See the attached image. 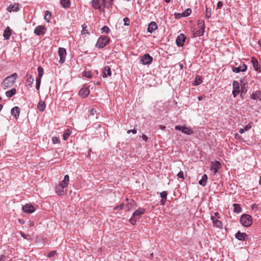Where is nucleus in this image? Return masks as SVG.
<instances>
[{"instance_id":"obj_1","label":"nucleus","mask_w":261,"mask_h":261,"mask_svg":"<svg viewBox=\"0 0 261 261\" xmlns=\"http://www.w3.org/2000/svg\"><path fill=\"white\" fill-rule=\"evenodd\" d=\"M17 77V74L14 73L6 77L2 84V86L4 89H6L12 87L15 83V81Z\"/></svg>"},{"instance_id":"obj_2","label":"nucleus","mask_w":261,"mask_h":261,"mask_svg":"<svg viewBox=\"0 0 261 261\" xmlns=\"http://www.w3.org/2000/svg\"><path fill=\"white\" fill-rule=\"evenodd\" d=\"M110 39L107 36H100L97 41L95 46L99 49L105 47L110 42Z\"/></svg>"},{"instance_id":"obj_3","label":"nucleus","mask_w":261,"mask_h":261,"mask_svg":"<svg viewBox=\"0 0 261 261\" xmlns=\"http://www.w3.org/2000/svg\"><path fill=\"white\" fill-rule=\"evenodd\" d=\"M241 224L245 227L250 226L252 223V217L248 214H243L240 219Z\"/></svg>"},{"instance_id":"obj_4","label":"nucleus","mask_w":261,"mask_h":261,"mask_svg":"<svg viewBox=\"0 0 261 261\" xmlns=\"http://www.w3.org/2000/svg\"><path fill=\"white\" fill-rule=\"evenodd\" d=\"M197 27L198 30H196L194 33L197 37L202 36L205 30V22L203 20H199L197 22Z\"/></svg>"},{"instance_id":"obj_5","label":"nucleus","mask_w":261,"mask_h":261,"mask_svg":"<svg viewBox=\"0 0 261 261\" xmlns=\"http://www.w3.org/2000/svg\"><path fill=\"white\" fill-rule=\"evenodd\" d=\"M105 4V0H93L92 2V7L100 11H104Z\"/></svg>"},{"instance_id":"obj_6","label":"nucleus","mask_w":261,"mask_h":261,"mask_svg":"<svg viewBox=\"0 0 261 261\" xmlns=\"http://www.w3.org/2000/svg\"><path fill=\"white\" fill-rule=\"evenodd\" d=\"M175 129L177 130L181 131L183 134L187 135H191L193 134L194 132L191 127L186 126L185 125H176Z\"/></svg>"},{"instance_id":"obj_7","label":"nucleus","mask_w":261,"mask_h":261,"mask_svg":"<svg viewBox=\"0 0 261 261\" xmlns=\"http://www.w3.org/2000/svg\"><path fill=\"white\" fill-rule=\"evenodd\" d=\"M153 60V58L148 54L144 55L140 60V63L143 65H149L151 63Z\"/></svg>"},{"instance_id":"obj_8","label":"nucleus","mask_w":261,"mask_h":261,"mask_svg":"<svg viewBox=\"0 0 261 261\" xmlns=\"http://www.w3.org/2000/svg\"><path fill=\"white\" fill-rule=\"evenodd\" d=\"M187 39L186 36L182 33L180 34L176 39V44L178 47H182Z\"/></svg>"},{"instance_id":"obj_9","label":"nucleus","mask_w":261,"mask_h":261,"mask_svg":"<svg viewBox=\"0 0 261 261\" xmlns=\"http://www.w3.org/2000/svg\"><path fill=\"white\" fill-rule=\"evenodd\" d=\"M221 167V164L220 162L218 161H215L211 162L210 170L213 171L214 173L216 174Z\"/></svg>"},{"instance_id":"obj_10","label":"nucleus","mask_w":261,"mask_h":261,"mask_svg":"<svg viewBox=\"0 0 261 261\" xmlns=\"http://www.w3.org/2000/svg\"><path fill=\"white\" fill-rule=\"evenodd\" d=\"M58 54L60 56L59 63L63 64L65 60L66 56V50L64 48L59 47L58 49Z\"/></svg>"},{"instance_id":"obj_11","label":"nucleus","mask_w":261,"mask_h":261,"mask_svg":"<svg viewBox=\"0 0 261 261\" xmlns=\"http://www.w3.org/2000/svg\"><path fill=\"white\" fill-rule=\"evenodd\" d=\"M233 90L232 92L233 97H236L240 93V84L237 81L232 83Z\"/></svg>"},{"instance_id":"obj_12","label":"nucleus","mask_w":261,"mask_h":261,"mask_svg":"<svg viewBox=\"0 0 261 261\" xmlns=\"http://www.w3.org/2000/svg\"><path fill=\"white\" fill-rule=\"evenodd\" d=\"M46 28L43 25H38L34 30V33L37 35H43L45 34Z\"/></svg>"},{"instance_id":"obj_13","label":"nucleus","mask_w":261,"mask_h":261,"mask_svg":"<svg viewBox=\"0 0 261 261\" xmlns=\"http://www.w3.org/2000/svg\"><path fill=\"white\" fill-rule=\"evenodd\" d=\"M22 210L24 212L27 214H31L35 211V208L32 204L27 203L22 206Z\"/></svg>"},{"instance_id":"obj_14","label":"nucleus","mask_w":261,"mask_h":261,"mask_svg":"<svg viewBox=\"0 0 261 261\" xmlns=\"http://www.w3.org/2000/svg\"><path fill=\"white\" fill-rule=\"evenodd\" d=\"M247 69V65L243 63L240 65L238 67H233L232 70L233 72L239 73L240 72H245Z\"/></svg>"},{"instance_id":"obj_15","label":"nucleus","mask_w":261,"mask_h":261,"mask_svg":"<svg viewBox=\"0 0 261 261\" xmlns=\"http://www.w3.org/2000/svg\"><path fill=\"white\" fill-rule=\"evenodd\" d=\"M234 236L237 239L241 241H245L248 239V235L246 233L241 232L240 231H238Z\"/></svg>"},{"instance_id":"obj_16","label":"nucleus","mask_w":261,"mask_h":261,"mask_svg":"<svg viewBox=\"0 0 261 261\" xmlns=\"http://www.w3.org/2000/svg\"><path fill=\"white\" fill-rule=\"evenodd\" d=\"M90 93V91L87 87L84 86L80 90L79 94L83 98L87 97Z\"/></svg>"},{"instance_id":"obj_17","label":"nucleus","mask_w":261,"mask_h":261,"mask_svg":"<svg viewBox=\"0 0 261 261\" xmlns=\"http://www.w3.org/2000/svg\"><path fill=\"white\" fill-rule=\"evenodd\" d=\"M20 110L18 107H14L11 110V114L12 116H13L16 119L19 118L20 114Z\"/></svg>"},{"instance_id":"obj_18","label":"nucleus","mask_w":261,"mask_h":261,"mask_svg":"<svg viewBox=\"0 0 261 261\" xmlns=\"http://www.w3.org/2000/svg\"><path fill=\"white\" fill-rule=\"evenodd\" d=\"M158 29V25L155 21L150 22L147 28V32L150 33H152Z\"/></svg>"},{"instance_id":"obj_19","label":"nucleus","mask_w":261,"mask_h":261,"mask_svg":"<svg viewBox=\"0 0 261 261\" xmlns=\"http://www.w3.org/2000/svg\"><path fill=\"white\" fill-rule=\"evenodd\" d=\"M250 98L253 100H261V91L260 90L253 91L250 95Z\"/></svg>"},{"instance_id":"obj_20","label":"nucleus","mask_w":261,"mask_h":261,"mask_svg":"<svg viewBox=\"0 0 261 261\" xmlns=\"http://www.w3.org/2000/svg\"><path fill=\"white\" fill-rule=\"evenodd\" d=\"M112 74L111 68L109 66H105L102 70V76L103 78L111 76Z\"/></svg>"},{"instance_id":"obj_21","label":"nucleus","mask_w":261,"mask_h":261,"mask_svg":"<svg viewBox=\"0 0 261 261\" xmlns=\"http://www.w3.org/2000/svg\"><path fill=\"white\" fill-rule=\"evenodd\" d=\"M26 80L25 84L27 85H29L30 87H32V84L34 83V79L32 75H31L29 72H27L26 74Z\"/></svg>"},{"instance_id":"obj_22","label":"nucleus","mask_w":261,"mask_h":261,"mask_svg":"<svg viewBox=\"0 0 261 261\" xmlns=\"http://www.w3.org/2000/svg\"><path fill=\"white\" fill-rule=\"evenodd\" d=\"M145 212V210L144 208H139L138 210H136L133 214V217L136 218H140V217L144 214Z\"/></svg>"},{"instance_id":"obj_23","label":"nucleus","mask_w":261,"mask_h":261,"mask_svg":"<svg viewBox=\"0 0 261 261\" xmlns=\"http://www.w3.org/2000/svg\"><path fill=\"white\" fill-rule=\"evenodd\" d=\"M8 11L9 12H17L19 10V6L18 4H14V5H10L7 8Z\"/></svg>"},{"instance_id":"obj_24","label":"nucleus","mask_w":261,"mask_h":261,"mask_svg":"<svg viewBox=\"0 0 261 261\" xmlns=\"http://www.w3.org/2000/svg\"><path fill=\"white\" fill-rule=\"evenodd\" d=\"M69 182V177L68 175H66L63 180L60 182V185L62 186L64 188H66Z\"/></svg>"},{"instance_id":"obj_25","label":"nucleus","mask_w":261,"mask_h":261,"mask_svg":"<svg viewBox=\"0 0 261 261\" xmlns=\"http://www.w3.org/2000/svg\"><path fill=\"white\" fill-rule=\"evenodd\" d=\"M64 188L62 186L59 185L55 188L56 192L58 195H63L64 194Z\"/></svg>"},{"instance_id":"obj_26","label":"nucleus","mask_w":261,"mask_h":261,"mask_svg":"<svg viewBox=\"0 0 261 261\" xmlns=\"http://www.w3.org/2000/svg\"><path fill=\"white\" fill-rule=\"evenodd\" d=\"M11 35V30L10 27H7L4 31L3 36L6 39H9Z\"/></svg>"},{"instance_id":"obj_27","label":"nucleus","mask_w":261,"mask_h":261,"mask_svg":"<svg viewBox=\"0 0 261 261\" xmlns=\"http://www.w3.org/2000/svg\"><path fill=\"white\" fill-rule=\"evenodd\" d=\"M202 82V79L201 76L197 75L195 77V80L192 83L193 86H198L201 84Z\"/></svg>"},{"instance_id":"obj_28","label":"nucleus","mask_w":261,"mask_h":261,"mask_svg":"<svg viewBox=\"0 0 261 261\" xmlns=\"http://www.w3.org/2000/svg\"><path fill=\"white\" fill-rule=\"evenodd\" d=\"M46 108V103L44 101L40 100L37 105V109L41 112H43Z\"/></svg>"},{"instance_id":"obj_29","label":"nucleus","mask_w":261,"mask_h":261,"mask_svg":"<svg viewBox=\"0 0 261 261\" xmlns=\"http://www.w3.org/2000/svg\"><path fill=\"white\" fill-rule=\"evenodd\" d=\"M207 178H208L206 174L203 175L201 177V178L198 182L199 184L203 187H204L206 185Z\"/></svg>"},{"instance_id":"obj_30","label":"nucleus","mask_w":261,"mask_h":261,"mask_svg":"<svg viewBox=\"0 0 261 261\" xmlns=\"http://www.w3.org/2000/svg\"><path fill=\"white\" fill-rule=\"evenodd\" d=\"M60 4L63 8L68 9L70 6V0H60Z\"/></svg>"},{"instance_id":"obj_31","label":"nucleus","mask_w":261,"mask_h":261,"mask_svg":"<svg viewBox=\"0 0 261 261\" xmlns=\"http://www.w3.org/2000/svg\"><path fill=\"white\" fill-rule=\"evenodd\" d=\"M167 194H168L167 192L165 191H163L160 193V196L162 198L161 202L163 204H164L165 203L166 201H167Z\"/></svg>"},{"instance_id":"obj_32","label":"nucleus","mask_w":261,"mask_h":261,"mask_svg":"<svg viewBox=\"0 0 261 261\" xmlns=\"http://www.w3.org/2000/svg\"><path fill=\"white\" fill-rule=\"evenodd\" d=\"M16 93L15 88H12L11 90H8L6 92V95L9 98L12 97Z\"/></svg>"},{"instance_id":"obj_33","label":"nucleus","mask_w":261,"mask_h":261,"mask_svg":"<svg viewBox=\"0 0 261 261\" xmlns=\"http://www.w3.org/2000/svg\"><path fill=\"white\" fill-rule=\"evenodd\" d=\"M191 9L190 8H188L182 13H177V14L180 15L181 17H185L189 16L191 14Z\"/></svg>"},{"instance_id":"obj_34","label":"nucleus","mask_w":261,"mask_h":261,"mask_svg":"<svg viewBox=\"0 0 261 261\" xmlns=\"http://www.w3.org/2000/svg\"><path fill=\"white\" fill-rule=\"evenodd\" d=\"M251 62L252 63L253 67L254 68V69L255 71H258L259 68H258V63L257 60L255 58H252Z\"/></svg>"},{"instance_id":"obj_35","label":"nucleus","mask_w":261,"mask_h":261,"mask_svg":"<svg viewBox=\"0 0 261 261\" xmlns=\"http://www.w3.org/2000/svg\"><path fill=\"white\" fill-rule=\"evenodd\" d=\"M233 212L235 213L239 214L240 213H241L242 212V208L240 206V204H237V203H234L233 204Z\"/></svg>"},{"instance_id":"obj_36","label":"nucleus","mask_w":261,"mask_h":261,"mask_svg":"<svg viewBox=\"0 0 261 261\" xmlns=\"http://www.w3.org/2000/svg\"><path fill=\"white\" fill-rule=\"evenodd\" d=\"M71 134V130L69 128L66 129L63 135V140H67Z\"/></svg>"},{"instance_id":"obj_37","label":"nucleus","mask_w":261,"mask_h":261,"mask_svg":"<svg viewBox=\"0 0 261 261\" xmlns=\"http://www.w3.org/2000/svg\"><path fill=\"white\" fill-rule=\"evenodd\" d=\"M213 225L219 228H221L223 227L222 222L219 220L214 221Z\"/></svg>"},{"instance_id":"obj_38","label":"nucleus","mask_w":261,"mask_h":261,"mask_svg":"<svg viewBox=\"0 0 261 261\" xmlns=\"http://www.w3.org/2000/svg\"><path fill=\"white\" fill-rule=\"evenodd\" d=\"M50 17H51V13L48 10L45 11V15H44V19L47 22H49Z\"/></svg>"},{"instance_id":"obj_39","label":"nucleus","mask_w":261,"mask_h":261,"mask_svg":"<svg viewBox=\"0 0 261 261\" xmlns=\"http://www.w3.org/2000/svg\"><path fill=\"white\" fill-rule=\"evenodd\" d=\"M114 0H105V7L112 8L113 5Z\"/></svg>"},{"instance_id":"obj_40","label":"nucleus","mask_w":261,"mask_h":261,"mask_svg":"<svg viewBox=\"0 0 261 261\" xmlns=\"http://www.w3.org/2000/svg\"><path fill=\"white\" fill-rule=\"evenodd\" d=\"M89 34V35L90 34V33L88 31L87 25L84 24L82 25V34Z\"/></svg>"},{"instance_id":"obj_41","label":"nucleus","mask_w":261,"mask_h":261,"mask_svg":"<svg viewBox=\"0 0 261 261\" xmlns=\"http://www.w3.org/2000/svg\"><path fill=\"white\" fill-rule=\"evenodd\" d=\"M37 70L38 72V76L39 77H42L44 73L43 68L41 66H39L37 68Z\"/></svg>"},{"instance_id":"obj_42","label":"nucleus","mask_w":261,"mask_h":261,"mask_svg":"<svg viewBox=\"0 0 261 261\" xmlns=\"http://www.w3.org/2000/svg\"><path fill=\"white\" fill-rule=\"evenodd\" d=\"M101 32L102 33H106V34H108L109 33L110 31V30L109 29V28L107 26H104L101 29Z\"/></svg>"},{"instance_id":"obj_43","label":"nucleus","mask_w":261,"mask_h":261,"mask_svg":"<svg viewBox=\"0 0 261 261\" xmlns=\"http://www.w3.org/2000/svg\"><path fill=\"white\" fill-rule=\"evenodd\" d=\"M138 219H139V217L136 218L135 217H133V215H132V217H130V218L129 220V222L131 224L135 225Z\"/></svg>"},{"instance_id":"obj_44","label":"nucleus","mask_w":261,"mask_h":261,"mask_svg":"<svg viewBox=\"0 0 261 261\" xmlns=\"http://www.w3.org/2000/svg\"><path fill=\"white\" fill-rule=\"evenodd\" d=\"M211 9L210 8H206L205 11V18H209L211 16Z\"/></svg>"},{"instance_id":"obj_45","label":"nucleus","mask_w":261,"mask_h":261,"mask_svg":"<svg viewBox=\"0 0 261 261\" xmlns=\"http://www.w3.org/2000/svg\"><path fill=\"white\" fill-rule=\"evenodd\" d=\"M52 141L54 144H60V140L58 137H53L52 138Z\"/></svg>"},{"instance_id":"obj_46","label":"nucleus","mask_w":261,"mask_h":261,"mask_svg":"<svg viewBox=\"0 0 261 261\" xmlns=\"http://www.w3.org/2000/svg\"><path fill=\"white\" fill-rule=\"evenodd\" d=\"M83 75L85 77L88 78V79H91L92 77L91 73L89 71L84 72L83 73Z\"/></svg>"},{"instance_id":"obj_47","label":"nucleus","mask_w":261,"mask_h":261,"mask_svg":"<svg viewBox=\"0 0 261 261\" xmlns=\"http://www.w3.org/2000/svg\"><path fill=\"white\" fill-rule=\"evenodd\" d=\"M252 122L249 123L248 124L245 126L244 129L245 131L249 130L252 127Z\"/></svg>"},{"instance_id":"obj_48","label":"nucleus","mask_w":261,"mask_h":261,"mask_svg":"<svg viewBox=\"0 0 261 261\" xmlns=\"http://www.w3.org/2000/svg\"><path fill=\"white\" fill-rule=\"evenodd\" d=\"M124 24V25L128 26L129 25V19L127 17H125L123 18Z\"/></svg>"},{"instance_id":"obj_49","label":"nucleus","mask_w":261,"mask_h":261,"mask_svg":"<svg viewBox=\"0 0 261 261\" xmlns=\"http://www.w3.org/2000/svg\"><path fill=\"white\" fill-rule=\"evenodd\" d=\"M20 236L24 239H29L30 238V237L29 235H27V234H25L24 233H23V232H20Z\"/></svg>"},{"instance_id":"obj_50","label":"nucleus","mask_w":261,"mask_h":261,"mask_svg":"<svg viewBox=\"0 0 261 261\" xmlns=\"http://www.w3.org/2000/svg\"><path fill=\"white\" fill-rule=\"evenodd\" d=\"M56 253V251H52L50 252L47 255V257L49 258H51L53 257Z\"/></svg>"},{"instance_id":"obj_51","label":"nucleus","mask_w":261,"mask_h":261,"mask_svg":"<svg viewBox=\"0 0 261 261\" xmlns=\"http://www.w3.org/2000/svg\"><path fill=\"white\" fill-rule=\"evenodd\" d=\"M177 176L179 178H184V172L181 171L178 173Z\"/></svg>"},{"instance_id":"obj_52","label":"nucleus","mask_w":261,"mask_h":261,"mask_svg":"<svg viewBox=\"0 0 261 261\" xmlns=\"http://www.w3.org/2000/svg\"><path fill=\"white\" fill-rule=\"evenodd\" d=\"M223 3L221 1H219L217 5V9H220L223 6Z\"/></svg>"},{"instance_id":"obj_53","label":"nucleus","mask_w":261,"mask_h":261,"mask_svg":"<svg viewBox=\"0 0 261 261\" xmlns=\"http://www.w3.org/2000/svg\"><path fill=\"white\" fill-rule=\"evenodd\" d=\"M96 112V110L94 108H92L91 110H90V114L91 115H94Z\"/></svg>"},{"instance_id":"obj_54","label":"nucleus","mask_w":261,"mask_h":261,"mask_svg":"<svg viewBox=\"0 0 261 261\" xmlns=\"http://www.w3.org/2000/svg\"><path fill=\"white\" fill-rule=\"evenodd\" d=\"M127 134H130V133H133L134 134H136L137 133V129L135 128H134L133 129H130L128 130L127 132Z\"/></svg>"},{"instance_id":"obj_55","label":"nucleus","mask_w":261,"mask_h":261,"mask_svg":"<svg viewBox=\"0 0 261 261\" xmlns=\"http://www.w3.org/2000/svg\"><path fill=\"white\" fill-rule=\"evenodd\" d=\"M142 140L145 142H147L148 140V138L144 134H142L141 136Z\"/></svg>"},{"instance_id":"obj_56","label":"nucleus","mask_w":261,"mask_h":261,"mask_svg":"<svg viewBox=\"0 0 261 261\" xmlns=\"http://www.w3.org/2000/svg\"><path fill=\"white\" fill-rule=\"evenodd\" d=\"M42 77H37L36 79V83L41 84V79Z\"/></svg>"},{"instance_id":"obj_57","label":"nucleus","mask_w":261,"mask_h":261,"mask_svg":"<svg viewBox=\"0 0 261 261\" xmlns=\"http://www.w3.org/2000/svg\"><path fill=\"white\" fill-rule=\"evenodd\" d=\"M5 258L6 256L2 254L0 256V261H5Z\"/></svg>"},{"instance_id":"obj_58","label":"nucleus","mask_w":261,"mask_h":261,"mask_svg":"<svg viewBox=\"0 0 261 261\" xmlns=\"http://www.w3.org/2000/svg\"><path fill=\"white\" fill-rule=\"evenodd\" d=\"M40 84L39 83H36V88L37 90H39L40 88Z\"/></svg>"},{"instance_id":"obj_59","label":"nucleus","mask_w":261,"mask_h":261,"mask_svg":"<svg viewBox=\"0 0 261 261\" xmlns=\"http://www.w3.org/2000/svg\"><path fill=\"white\" fill-rule=\"evenodd\" d=\"M239 132L240 134H243L245 132V130L244 128H240Z\"/></svg>"},{"instance_id":"obj_60","label":"nucleus","mask_w":261,"mask_h":261,"mask_svg":"<svg viewBox=\"0 0 261 261\" xmlns=\"http://www.w3.org/2000/svg\"><path fill=\"white\" fill-rule=\"evenodd\" d=\"M179 64V67H180V69L181 70H182V69L184 68V65H183V64H182V63H179V64Z\"/></svg>"},{"instance_id":"obj_61","label":"nucleus","mask_w":261,"mask_h":261,"mask_svg":"<svg viewBox=\"0 0 261 261\" xmlns=\"http://www.w3.org/2000/svg\"><path fill=\"white\" fill-rule=\"evenodd\" d=\"M19 222L21 224H23L24 223V220H22V219H19Z\"/></svg>"},{"instance_id":"obj_62","label":"nucleus","mask_w":261,"mask_h":261,"mask_svg":"<svg viewBox=\"0 0 261 261\" xmlns=\"http://www.w3.org/2000/svg\"><path fill=\"white\" fill-rule=\"evenodd\" d=\"M124 206V204L122 203V204H120L119 206H118V207L120 208V209H122L123 207Z\"/></svg>"},{"instance_id":"obj_63","label":"nucleus","mask_w":261,"mask_h":261,"mask_svg":"<svg viewBox=\"0 0 261 261\" xmlns=\"http://www.w3.org/2000/svg\"><path fill=\"white\" fill-rule=\"evenodd\" d=\"M203 97H202V96H199L198 97V100L199 101L202 100L203 99Z\"/></svg>"},{"instance_id":"obj_64","label":"nucleus","mask_w":261,"mask_h":261,"mask_svg":"<svg viewBox=\"0 0 261 261\" xmlns=\"http://www.w3.org/2000/svg\"><path fill=\"white\" fill-rule=\"evenodd\" d=\"M211 220H212L213 221V223H214V221L216 220V219L215 218V217L214 216H211Z\"/></svg>"}]
</instances>
